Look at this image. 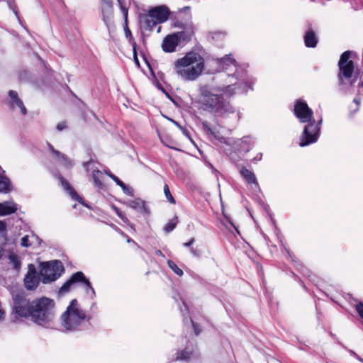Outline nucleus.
Masks as SVG:
<instances>
[{
  "mask_svg": "<svg viewBox=\"0 0 363 363\" xmlns=\"http://www.w3.org/2000/svg\"><path fill=\"white\" fill-rule=\"evenodd\" d=\"M217 63L219 65L218 71L223 70L226 72L230 78L235 79V82L230 80L231 84L228 86L214 88V91L219 92L227 97H230L236 94L245 93L249 89H252L247 79V74L244 68L238 66L234 59L230 55L218 59Z\"/></svg>",
  "mask_w": 363,
  "mask_h": 363,
  "instance_id": "nucleus-1",
  "label": "nucleus"
},
{
  "mask_svg": "<svg viewBox=\"0 0 363 363\" xmlns=\"http://www.w3.org/2000/svg\"><path fill=\"white\" fill-rule=\"evenodd\" d=\"M199 90L198 103L203 111L217 116H226L235 113V109L229 101L223 98V94L215 91L214 89L205 84L201 85Z\"/></svg>",
  "mask_w": 363,
  "mask_h": 363,
  "instance_id": "nucleus-2",
  "label": "nucleus"
},
{
  "mask_svg": "<svg viewBox=\"0 0 363 363\" xmlns=\"http://www.w3.org/2000/svg\"><path fill=\"white\" fill-rule=\"evenodd\" d=\"M294 114L301 123H309L305 126L303 133L300 138L299 145L305 147L310 144L315 143L320 135V126L322 123L320 119L315 123L313 119V112L308 107V104L299 99L294 105Z\"/></svg>",
  "mask_w": 363,
  "mask_h": 363,
  "instance_id": "nucleus-3",
  "label": "nucleus"
},
{
  "mask_svg": "<svg viewBox=\"0 0 363 363\" xmlns=\"http://www.w3.org/2000/svg\"><path fill=\"white\" fill-rule=\"evenodd\" d=\"M205 67L203 57L196 52H189L177 59L173 65V72L178 78L185 82L196 80Z\"/></svg>",
  "mask_w": 363,
  "mask_h": 363,
  "instance_id": "nucleus-4",
  "label": "nucleus"
},
{
  "mask_svg": "<svg viewBox=\"0 0 363 363\" xmlns=\"http://www.w3.org/2000/svg\"><path fill=\"white\" fill-rule=\"evenodd\" d=\"M201 125L206 134L213 136L223 145L222 147L228 155H232L233 152H247L254 145V141L250 136H245L240 139L222 136L219 130L221 126L218 123L213 125L208 121H203L201 122Z\"/></svg>",
  "mask_w": 363,
  "mask_h": 363,
  "instance_id": "nucleus-5",
  "label": "nucleus"
},
{
  "mask_svg": "<svg viewBox=\"0 0 363 363\" xmlns=\"http://www.w3.org/2000/svg\"><path fill=\"white\" fill-rule=\"evenodd\" d=\"M30 319L39 326L53 328L55 325L54 301L46 297L34 299L32 301Z\"/></svg>",
  "mask_w": 363,
  "mask_h": 363,
  "instance_id": "nucleus-6",
  "label": "nucleus"
},
{
  "mask_svg": "<svg viewBox=\"0 0 363 363\" xmlns=\"http://www.w3.org/2000/svg\"><path fill=\"white\" fill-rule=\"evenodd\" d=\"M89 320L90 317L80 308L76 299L71 301L66 311L61 315L62 325L67 331L82 330Z\"/></svg>",
  "mask_w": 363,
  "mask_h": 363,
  "instance_id": "nucleus-7",
  "label": "nucleus"
},
{
  "mask_svg": "<svg viewBox=\"0 0 363 363\" xmlns=\"http://www.w3.org/2000/svg\"><path fill=\"white\" fill-rule=\"evenodd\" d=\"M352 55H354L352 52L345 51L341 55L338 62V83L344 91H347L348 89L347 83L350 82L352 86L357 81L359 74V69L355 67L351 59Z\"/></svg>",
  "mask_w": 363,
  "mask_h": 363,
  "instance_id": "nucleus-8",
  "label": "nucleus"
},
{
  "mask_svg": "<svg viewBox=\"0 0 363 363\" xmlns=\"http://www.w3.org/2000/svg\"><path fill=\"white\" fill-rule=\"evenodd\" d=\"M77 283L81 284L87 295H90L92 298L96 296L95 290L92 287L91 282L82 272H77L73 274L70 278L61 286L59 290V294L60 295H64L65 294L69 292L71 290L72 286Z\"/></svg>",
  "mask_w": 363,
  "mask_h": 363,
  "instance_id": "nucleus-9",
  "label": "nucleus"
},
{
  "mask_svg": "<svg viewBox=\"0 0 363 363\" xmlns=\"http://www.w3.org/2000/svg\"><path fill=\"white\" fill-rule=\"evenodd\" d=\"M64 270L62 262L58 260L43 262L40 264L42 281L48 284L57 279Z\"/></svg>",
  "mask_w": 363,
  "mask_h": 363,
  "instance_id": "nucleus-10",
  "label": "nucleus"
},
{
  "mask_svg": "<svg viewBox=\"0 0 363 363\" xmlns=\"http://www.w3.org/2000/svg\"><path fill=\"white\" fill-rule=\"evenodd\" d=\"M13 313L16 317L30 318L31 313L32 301L23 294H16L13 297Z\"/></svg>",
  "mask_w": 363,
  "mask_h": 363,
  "instance_id": "nucleus-11",
  "label": "nucleus"
},
{
  "mask_svg": "<svg viewBox=\"0 0 363 363\" xmlns=\"http://www.w3.org/2000/svg\"><path fill=\"white\" fill-rule=\"evenodd\" d=\"M240 174L243 179L250 186V191L255 195L261 192V189L257 182L255 174L247 169L245 167H242L240 169Z\"/></svg>",
  "mask_w": 363,
  "mask_h": 363,
  "instance_id": "nucleus-12",
  "label": "nucleus"
},
{
  "mask_svg": "<svg viewBox=\"0 0 363 363\" xmlns=\"http://www.w3.org/2000/svg\"><path fill=\"white\" fill-rule=\"evenodd\" d=\"M150 16L156 20V23H162L167 21L169 16V10L164 5L153 7L149 10Z\"/></svg>",
  "mask_w": 363,
  "mask_h": 363,
  "instance_id": "nucleus-13",
  "label": "nucleus"
},
{
  "mask_svg": "<svg viewBox=\"0 0 363 363\" xmlns=\"http://www.w3.org/2000/svg\"><path fill=\"white\" fill-rule=\"evenodd\" d=\"M101 10L102 19L107 26L113 23V8L112 0H101Z\"/></svg>",
  "mask_w": 363,
  "mask_h": 363,
  "instance_id": "nucleus-14",
  "label": "nucleus"
},
{
  "mask_svg": "<svg viewBox=\"0 0 363 363\" xmlns=\"http://www.w3.org/2000/svg\"><path fill=\"white\" fill-rule=\"evenodd\" d=\"M25 286L27 289L33 290L39 284V277L33 264L28 265V272L24 278Z\"/></svg>",
  "mask_w": 363,
  "mask_h": 363,
  "instance_id": "nucleus-15",
  "label": "nucleus"
},
{
  "mask_svg": "<svg viewBox=\"0 0 363 363\" xmlns=\"http://www.w3.org/2000/svg\"><path fill=\"white\" fill-rule=\"evenodd\" d=\"M178 44V39L177 36L173 33L168 35L164 38L162 44V48L163 51L165 52H172L175 51Z\"/></svg>",
  "mask_w": 363,
  "mask_h": 363,
  "instance_id": "nucleus-16",
  "label": "nucleus"
},
{
  "mask_svg": "<svg viewBox=\"0 0 363 363\" xmlns=\"http://www.w3.org/2000/svg\"><path fill=\"white\" fill-rule=\"evenodd\" d=\"M9 96L10 98L9 104L11 108H14L16 106L19 108L22 115H26L27 113L26 108L22 100L18 97V93L16 91L11 90L9 92Z\"/></svg>",
  "mask_w": 363,
  "mask_h": 363,
  "instance_id": "nucleus-17",
  "label": "nucleus"
},
{
  "mask_svg": "<svg viewBox=\"0 0 363 363\" xmlns=\"http://www.w3.org/2000/svg\"><path fill=\"white\" fill-rule=\"evenodd\" d=\"M48 146L49 150L53 155L54 157L58 161L61 162L65 167L67 168H71L73 166L72 161L67 157L65 155L61 153L58 150H56L50 143H48Z\"/></svg>",
  "mask_w": 363,
  "mask_h": 363,
  "instance_id": "nucleus-18",
  "label": "nucleus"
},
{
  "mask_svg": "<svg viewBox=\"0 0 363 363\" xmlns=\"http://www.w3.org/2000/svg\"><path fill=\"white\" fill-rule=\"evenodd\" d=\"M194 33V32L192 26H189L183 30L174 34L177 36L179 43H187L191 40Z\"/></svg>",
  "mask_w": 363,
  "mask_h": 363,
  "instance_id": "nucleus-19",
  "label": "nucleus"
},
{
  "mask_svg": "<svg viewBox=\"0 0 363 363\" xmlns=\"http://www.w3.org/2000/svg\"><path fill=\"white\" fill-rule=\"evenodd\" d=\"M17 210V204L13 201L0 203V216L11 215L16 213Z\"/></svg>",
  "mask_w": 363,
  "mask_h": 363,
  "instance_id": "nucleus-20",
  "label": "nucleus"
},
{
  "mask_svg": "<svg viewBox=\"0 0 363 363\" xmlns=\"http://www.w3.org/2000/svg\"><path fill=\"white\" fill-rule=\"evenodd\" d=\"M126 204L130 208L136 210L140 213H148V209L145 206V202L140 199H135L134 200L128 201Z\"/></svg>",
  "mask_w": 363,
  "mask_h": 363,
  "instance_id": "nucleus-21",
  "label": "nucleus"
},
{
  "mask_svg": "<svg viewBox=\"0 0 363 363\" xmlns=\"http://www.w3.org/2000/svg\"><path fill=\"white\" fill-rule=\"evenodd\" d=\"M142 27L147 30H152L159 23H156V20L150 16V13H148V15L144 16L140 18V21Z\"/></svg>",
  "mask_w": 363,
  "mask_h": 363,
  "instance_id": "nucleus-22",
  "label": "nucleus"
},
{
  "mask_svg": "<svg viewBox=\"0 0 363 363\" xmlns=\"http://www.w3.org/2000/svg\"><path fill=\"white\" fill-rule=\"evenodd\" d=\"M61 184L64 189L67 191L71 196V197L76 201H78L79 203H83L82 199L77 194V193L74 190V189L71 186L69 183L63 177H60Z\"/></svg>",
  "mask_w": 363,
  "mask_h": 363,
  "instance_id": "nucleus-23",
  "label": "nucleus"
},
{
  "mask_svg": "<svg viewBox=\"0 0 363 363\" xmlns=\"http://www.w3.org/2000/svg\"><path fill=\"white\" fill-rule=\"evenodd\" d=\"M4 171L0 167V192L7 193L11 190V184L9 179L3 175Z\"/></svg>",
  "mask_w": 363,
  "mask_h": 363,
  "instance_id": "nucleus-24",
  "label": "nucleus"
},
{
  "mask_svg": "<svg viewBox=\"0 0 363 363\" xmlns=\"http://www.w3.org/2000/svg\"><path fill=\"white\" fill-rule=\"evenodd\" d=\"M304 43L308 48H315L318 43L315 33L312 30H308L304 35Z\"/></svg>",
  "mask_w": 363,
  "mask_h": 363,
  "instance_id": "nucleus-25",
  "label": "nucleus"
},
{
  "mask_svg": "<svg viewBox=\"0 0 363 363\" xmlns=\"http://www.w3.org/2000/svg\"><path fill=\"white\" fill-rule=\"evenodd\" d=\"M91 176L95 186L99 189H102L104 186L103 183L101 182V179L103 178L102 172L99 170H94Z\"/></svg>",
  "mask_w": 363,
  "mask_h": 363,
  "instance_id": "nucleus-26",
  "label": "nucleus"
},
{
  "mask_svg": "<svg viewBox=\"0 0 363 363\" xmlns=\"http://www.w3.org/2000/svg\"><path fill=\"white\" fill-rule=\"evenodd\" d=\"M9 263L12 265L13 268L18 271L21 268V260L19 257L15 253H11L9 255Z\"/></svg>",
  "mask_w": 363,
  "mask_h": 363,
  "instance_id": "nucleus-27",
  "label": "nucleus"
},
{
  "mask_svg": "<svg viewBox=\"0 0 363 363\" xmlns=\"http://www.w3.org/2000/svg\"><path fill=\"white\" fill-rule=\"evenodd\" d=\"M192 352L185 349L182 351L177 352V359L179 360H189L192 357Z\"/></svg>",
  "mask_w": 363,
  "mask_h": 363,
  "instance_id": "nucleus-28",
  "label": "nucleus"
},
{
  "mask_svg": "<svg viewBox=\"0 0 363 363\" xmlns=\"http://www.w3.org/2000/svg\"><path fill=\"white\" fill-rule=\"evenodd\" d=\"M177 217H175L172 220H169L165 225L164 226V231L167 233L172 232L177 226Z\"/></svg>",
  "mask_w": 363,
  "mask_h": 363,
  "instance_id": "nucleus-29",
  "label": "nucleus"
},
{
  "mask_svg": "<svg viewBox=\"0 0 363 363\" xmlns=\"http://www.w3.org/2000/svg\"><path fill=\"white\" fill-rule=\"evenodd\" d=\"M117 1H118V6L123 13L124 19L126 21L127 18H128V6H127L128 4L126 2V0H117Z\"/></svg>",
  "mask_w": 363,
  "mask_h": 363,
  "instance_id": "nucleus-30",
  "label": "nucleus"
},
{
  "mask_svg": "<svg viewBox=\"0 0 363 363\" xmlns=\"http://www.w3.org/2000/svg\"><path fill=\"white\" fill-rule=\"evenodd\" d=\"M167 264L169 267L178 276L182 277L184 274L182 269H180L173 261L168 260Z\"/></svg>",
  "mask_w": 363,
  "mask_h": 363,
  "instance_id": "nucleus-31",
  "label": "nucleus"
},
{
  "mask_svg": "<svg viewBox=\"0 0 363 363\" xmlns=\"http://www.w3.org/2000/svg\"><path fill=\"white\" fill-rule=\"evenodd\" d=\"M30 235H26L23 236L21 240V245L24 247H28L33 245H35L34 240H30Z\"/></svg>",
  "mask_w": 363,
  "mask_h": 363,
  "instance_id": "nucleus-32",
  "label": "nucleus"
},
{
  "mask_svg": "<svg viewBox=\"0 0 363 363\" xmlns=\"http://www.w3.org/2000/svg\"><path fill=\"white\" fill-rule=\"evenodd\" d=\"M164 195H165L167 199L168 200V201L169 203H171L172 204H174L176 203L175 199L171 194L169 186L167 184H165L164 186Z\"/></svg>",
  "mask_w": 363,
  "mask_h": 363,
  "instance_id": "nucleus-33",
  "label": "nucleus"
},
{
  "mask_svg": "<svg viewBox=\"0 0 363 363\" xmlns=\"http://www.w3.org/2000/svg\"><path fill=\"white\" fill-rule=\"evenodd\" d=\"M132 46H133V51L134 62H135V65L138 67H140V62H139V60L138 58L137 51H136V43L135 42H133L132 43Z\"/></svg>",
  "mask_w": 363,
  "mask_h": 363,
  "instance_id": "nucleus-34",
  "label": "nucleus"
},
{
  "mask_svg": "<svg viewBox=\"0 0 363 363\" xmlns=\"http://www.w3.org/2000/svg\"><path fill=\"white\" fill-rule=\"evenodd\" d=\"M121 189L125 194L130 196H133L134 191L131 187L127 186L126 184H124V186H123Z\"/></svg>",
  "mask_w": 363,
  "mask_h": 363,
  "instance_id": "nucleus-35",
  "label": "nucleus"
},
{
  "mask_svg": "<svg viewBox=\"0 0 363 363\" xmlns=\"http://www.w3.org/2000/svg\"><path fill=\"white\" fill-rule=\"evenodd\" d=\"M113 209L116 214L118 216L119 218H121V220L125 223H128L129 222L128 219L123 215V213L116 206H113Z\"/></svg>",
  "mask_w": 363,
  "mask_h": 363,
  "instance_id": "nucleus-36",
  "label": "nucleus"
},
{
  "mask_svg": "<svg viewBox=\"0 0 363 363\" xmlns=\"http://www.w3.org/2000/svg\"><path fill=\"white\" fill-rule=\"evenodd\" d=\"M124 30H125V37L129 40L130 43L132 45V43L135 42V40H134V39L133 38L131 31L130 30V29L127 26L125 28Z\"/></svg>",
  "mask_w": 363,
  "mask_h": 363,
  "instance_id": "nucleus-37",
  "label": "nucleus"
},
{
  "mask_svg": "<svg viewBox=\"0 0 363 363\" xmlns=\"http://www.w3.org/2000/svg\"><path fill=\"white\" fill-rule=\"evenodd\" d=\"M0 234H1L4 236H6V223L2 220H0Z\"/></svg>",
  "mask_w": 363,
  "mask_h": 363,
  "instance_id": "nucleus-38",
  "label": "nucleus"
},
{
  "mask_svg": "<svg viewBox=\"0 0 363 363\" xmlns=\"http://www.w3.org/2000/svg\"><path fill=\"white\" fill-rule=\"evenodd\" d=\"M1 1H6L9 4V6L10 7V9H11L13 12L15 13L16 16H18V13H17V11H16V6L13 4V0H0V2Z\"/></svg>",
  "mask_w": 363,
  "mask_h": 363,
  "instance_id": "nucleus-39",
  "label": "nucleus"
},
{
  "mask_svg": "<svg viewBox=\"0 0 363 363\" xmlns=\"http://www.w3.org/2000/svg\"><path fill=\"white\" fill-rule=\"evenodd\" d=\"M356 310L359 316L363 319V303H359L356 305Z\"/></svg>",
  "mask_w": 363,
  "mask_h": 363,
  "instance_id": "nucleus-40",
  "label": "nucleus"
},
{
  "mask_svg": "<svg viewBox=\"0 0 363 363\" xmlns=\"http://www.w3.org/2000/svg\"><path fill=\"white\" fill-rule=\"evenodd\" d=\"M190 251L192 255L194 257H199L201 256V252L197 248L191 247Z\"/></svg>",
  "mask_w": 363,
  "mask_h": 363,
  "instance_id": "nucleus-41",
  "label": "nucleus"
},
{
  "mask_svg": "<svg viewBox=\"0 0 363 363\" xmlns=\"http://www.w3.org/2000/svg\"><path fill=\"white\" fill-rule=\"evenodd\" d=\"M30 240H34L35 241V244L40 245L41 243V240L39 238V237L38 235H35L34 233H31L30 234Z\"/></svg>",
  "mask_w": 363,
  "mask_h": 363,
  "instance_id": "nucleus-42",
  "label": "nucleus"
},
{
  "mask_svg": "<svg viewBox=\"0 0 363 363\" xmlns=\"http://www.w3.org/2000/svg\"><path fill=\"white\" fill-rule=\"evenodd\" d=\"M352 8L354 9V10H359V9H361L363 8V1L362 0H360L359 1V4H357V2H354L352 4Z\"/></svg>",
  "mask_w": 363,
  "mask_h": 363,
  "instance_id": "nucleus-43",
  "label": "nucleus"
},
{
  "mask_svg": "<svg viewBox=\"0 0 363 363\" xmlns=\"http://www.w3.org/2000/svg\"><path fill=\"white\" fill-rule=\"evenodd\" d=\"M191 322L194 327L195 334L196 335H198L201 333V330L199 328V325L197 324H196L191 319Z\"/></svg>",
  "mask_w": 363,
  "mask_h": 363,
  "instance_id": "nucleus-44",
  "label": "nucleus"
},
{
  "mask_svg": "<svg viewBox=\"0 0 363 363\" xmlns=\"http://www.w3.org/2000/svg\"><path fill=\"white\" fill-rule=\"evenodd\" d=\"M66 127H67L66 123L65 122H61V123H58L57 125L56 128H57V129L58 130L61 131V130L65 129Z\"/></svg>",
  "mask_w": 363,
  "mask_h": 363,
  "instance_id": "nucleus-45",
  "label": "nucleus"
},
{
  "mask_svg": "<svg viewBox=\"0 0 363 363\" xmlns=\"http://www.w3.org/2000/svg\"><path fill=\"white\" fill-rule=\"evenodd\" d=\"M195 242L194 238H191L188 242L183 243V246L185 247H191Z\"/></svg>",
  "mask_w": 363,
  "mask_h": 363,
  "instance_id": "nucleus-46",
  "label": "nucleus"
},
{
  "mask_svg": "<svg viewBox=\"0 0 363 363\" xmlns=\"http://www.w3.org/2000/svg\"><path fill=\"white\" fill-rule=\"evenodd\" d=\"M262 158V153H259L252 159L253 162H256L257 161H260Z\"/></svg>",
  "mask_w": 363,
  "mask_h": 363,
  "instance_id": "nucleus-47",
  "label": "nucleus"
},
{
  "mask_svg": "<svg viewBox=\"0 0 363 363\" xmlns=\"http://www.w3.org/2000/svg\"><path fill=\"white\" fill-rule=\"evenodd\" d=\"M106 174L108 177H111V179H112L115 182H116L119 179V178H118V177H117L116 175L113 174H112V173H111V172H106Z\"/></svg>",
  "mask_w": 363,
  "mask_h": 363,
  "instance_id": "nucleus-48",
  "label": "nucleus"
},
{
  "mask_svg": "<svg viewBox=\"0 0 363 363\" xmlns=\"http://www.w3.org/2000/svg\"><path fill=\"white\" fill-rule=\"evenodd\" d=\"M354 103L356 104L357 105V109H358V107L360 104V99L359 98H354V100H353Z\"/></svg>",
  "mask_w": 363,
  "mask_h": 363,
  "instance_id": "nucleus-49",
  "label": "nucleus"
},
{
  "mask_svg": "<svg viewBox=\"0 0 363 363\" xmlns=\"http://www.w3.org/2000/svg\"><path fill=\"white\" fill-rule=\"evenodd\" d=\"M155 254H156V255H157V256H161V257H164V255H163L162 252L161 250H156V251H155Z\"/></svg>",
  "mask_w": 363,
  "mask_h": 363,
  "instance_id": "nucleus-50",
  "label": "nucleus"
},
{
  "mask_svg": "<svg viewBox=\"0 0 363 363\" xmlns=\"http://www.w3.org/2000/svg\"><path fill=\"white\" fill-rule=\"evenodd\" d=\"M116 183V184H117V185H118V186H121V187H122V186H124V184H124L121 180H120V179H118Z\"/></svg>",
  "mask_w": 363,
  "mask_h": 363,
  "instance_id": "nucleus-51",
  "label": "nucleus"
},
{
  "mask_svg": "<svg viewBox=\"0 0 363 363\" xmlns=\"http://www.w3.org/2000/svg\"><path fill=\"white\" fill-rule=\"evenodd\" d=\"M183 305H184V306L185 308V311H186V313H189V309H188V308L186 306V304L185 303L184 301H183Z\"/></svg>",
  "mask_w": 363,
  "mask_h": 363,
  "instance_id": "nucleus-52",
  "label": "nucleus"
},
{
  "mask_svg": "<svg viewBox=\"0 0 363 363\" xmlns=\"http://www.w3.org/2000/svg\"><path fill=\"white\" fill-rule=\"evenodd\" d=\"M4 314V311L1 309H0V320L3 318Z\"/></svg>",
  "mask_w": 363,
  "mask_h": 363,
  "instance_id": "nucleus-53",
  "label": "nucleus"
},
{
  "mask_svg": "<svg viewBox=\"0 0 363 363\" xmlns=\"http://www.w3.org/2000/svg\"><path fill=\"white\" fill-rule=\"evenodd\" d=\"M3 252H4L3 249L0 247V259H1V257H2Z\"/></svg>",
  "mask_w": 363,
  "mask_h": 363,
  "instance_id": "nucleus-54",
  "label": "nucleus"
},
{
  "mask_svg": "<svg viewBox=\"0 0 363 363\" xmlns=\"http://www.w3.org/2000/svg\"><path fill=\"white\" fill-rule=\"evenodd\" d=\"M351 353H352L353 355H354L355 357H357L359 360H361V359L357 356V354L355 352H354L351 351Z\"/></svg>",
  "mask_w": 363,
  "mask_h": 363,
  "instance_id": "nucleus-55",
  "label": "nucleus"
},
{
  "mask_svg": "<svg viewBox=\"0 0 363 363\" xmlns=\"http://www.w3.org/2000/svg\"><path fill=\"white\" fill-rule=\"evenodd\" d=\"M172 122L179 128H181V126L179 125V123L177 122H176L175 121H173L172 120Z\"/></svg>",
  "mask_w": 363,
  "mask_h": 363,
  "instance_id": "nucleus-56",
  "label": "nucleus"
},
{
  "mask_svg": "<svg viewBox=\"0 0 363 363\" xmlns=\"http://www.w3.org/2000/svg\"><path fill=\"white\" fill-rule=\"evenodd\" d=\"M127 242H134V241H133L131 238H128V239H127Z\"/></svg>",
  "mask_w": 363,
  "mask_h": 363,
  "instance_id": "nucleus-57",
  "label": "nucleus"
},
{
  "mask_svg": "<svg viewBox=\"0 0 363 363\" xmlns=\"http://www.w3.org/2000/svg\"><path fill=\"white\" fill-rule=\"evenodd\" d=\"M230 224L234 227V228L235 229L236 232H237L238 233H239V231H238V230L237 229V228H236V227H235V226L232 223H230Z\"/></svg>",
  "mask_w": 363,
  "mask_h": 363,
  "instance_id": "nucleus-58",
  "label": "nucleus"
},
{
  "mask_svg": "<svg viewBox=\"0 0 363 363\" xmlns=\"http://www.w3.org/2000/svg\"><path fill=\"white\" fill-rule=\"evenodd\" d=\"M181 312L182 313L183 316H184V315H185V313H184V312L183 309H181Z\"/></svg>",
  "mask_w": 363,
  "mask_h": 363,
  "instance_id": "nucleus-59",
  "label": "nucleus"
},
{
  "mask_svg": "<svg viewBox=\"0 0 363 363\" xmlns=\"http://www.w3.org/2000/svg\"><path fill=\"white\" fill-rule=\"evenodd\" d=\"M236 116H237V118L239 119L240 118L239 113H238Z\"/></svg>",
  "mask_w": 363,
  "mask_h": 363,
  "instance_id": "nucleus-60",
  "label": "nucleus"
},
{
  "mask_svg": "<svg viewBox=\"0 0 363 363\" xmlns=\"http://www.w3.org/2000/svg\"><path fill=\"white\" fill-rule=\"evenodd\" d=\"M117 230H118V232H120L121 234H123V233H122V232H121V230H120L117 229Z\"/></svg>",
  "mask_w": 363,
  "mask_h": 363,
  "instance_id": "nucleus-61",
  "label": "nucleus"
},
{
  "mask_svg": "<svg viewBox=\"0 0 363 363\" xmlns=\"http://www.w3.org/2000/svg\"><path fill=\"white\" fill-rule=\"evenodd\" d=\"M160 27L158 28L157 32H160Z\"/></svg>",
  "mask_w": 363,
  "mask_h": 363,
  "instance_id": "nucleus-62",
  "label": "nucleus"
}]
</instances>
